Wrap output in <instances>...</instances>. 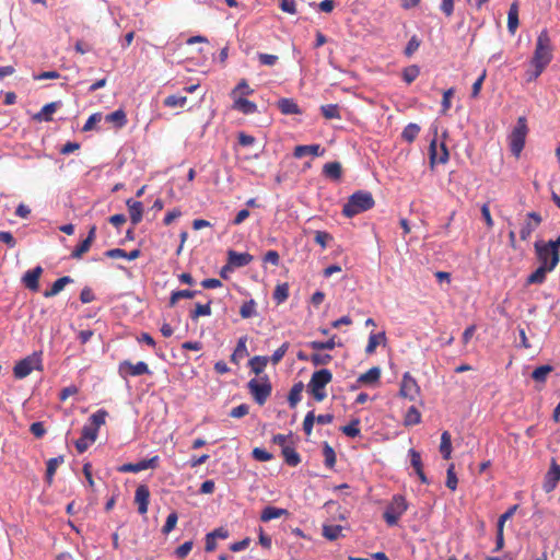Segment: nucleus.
<instances>
[{
    "mask_svg": "<svg viewBox=\"0 0 560 560\" xmlns=\"http://www.w3.org/2000/svg\"><path fill=\"white\" fill-rule=\"evenodd\" d=\"M552 45L547 30H542L536 40L535 50L529 61V69L526 71V81L537 80L553 58Z\"/></svg>",
    "mask_w": 560,
    "mask_h": 560,
    "instance_id": "f257e3e1",
    "label": "nucleus"
},
{
    "mask_svg": "<svg viewBox=\"0 0 560 560\" xmlns=\"http://www.w3.org/2000/svg\"><path fill=\"white\" fill-rule=\"evenodd\" d=\"M375 205L374 198L370 191L358 190L353 192L342 207V214L346 218L354 215L372 209Z\"/></svg>",
    "mask_w": 560,
    "mask_h": 560,
    "instance_id": "f03ea898",
    "label": "nucleus"
},
{
    "mask_svg": "<svg viewBox=\"0 0 560 560\" xmlns=\"http://www.w3.org/2000/svg\"><path fill=\"white\" fill-rule=\"evenodd\" d=\"M331 380L332 374L327 369H322L312 374L307 384V390L316 401H323L326 398L327 394L325 387L331 382Z\"/></svg>",
    "mask_w": 560,
    "mask_h": 560,
    "instance_id": "7ed1b4c3",
    "label": "nucleus"
},
{
    "mask_svg": "<svg viewBox=\"0 0 560 560\" xmlns=\"http://www.w3.org/2000/svg\"><path fill=\"white\" fill-rule=\"evenodd\" d=\"M528 132L527 121L525 117H518L515 127L509 136L510 148L513 155L520 156L525 145V139Z\"/></svg>",
    "mask_w": 560,
    "mask_h": 560,
    "instance_id": "20e7f679",
    "label": "nucleus"
},
{
    "mask_svg": "<svg viewBox=\"0 0 560 560\" xmlns=\"http://www.w3.org/2000/svg\"><path fill=\"white\" fill-rule=\"evenodd\" d=\"M247 388L254 400L262 406L271 395L272 386L267 375L253 378L247 383Z\"/></svg>",
    "mask_w": 560,
    "mask_h": 560,
    "instance_id": "39448f33",
    "label": "nucleus"
},
{
    "mask_svg": "<svg viewBox=\"0 0 560 560\" xmlns=\"http://www.w3.org/2000/svg\"><path fill=\"white\" fill-rule=\"evenodd\" d=\"M408 504L405 497L400 494H396L393 497L389 504L386 506V510L383 514V517L387 525L395 526L398 524L401 515L407 511Z\"/></svg>",
    "mask_w": 560,
    "mask_h": 560,
    "instance_id": "423d86ee",
    "label": "nucleus"
},
{
    "mask_svg": "<svg viewBox=\"0 0 560 560\" xmlns=\"http://www.w3.org/2000/svg\"><path fill=\"white\" fill-rule=\"evenodd\" d=\"M536 255L540 266H548L550 268H556L559 264L560 256L559 250L553 248V243H544L538 241L535 243Z\"/></svg>",
    "mask_w": 560,
    "mask_h": 560,
    "instance_id": "0eeeda50",
    "label": "nucleus"
},
{
    "mask_svg": "<svg viewBox=\"0 0 560 560\" xmlns=\"http://www.w3.org/2000/svg\"><path fill=\"white\" fill-rule=\"evenodd\" d=\"M34 370H42V358L36 352L16 362L13 368V375L15 378L22 380Z\"/></svg>",
    "mask_w": 560,
    "mask_h": 560,
    "instance_id": "6e6552de",
    "label": "nucleus"
},
{
    "mask_svg": "<svg viewBox=\"0 0 560 560\" xmlns=\"http://www.w3.org/2000/svg\"><path fill=\"white\" fill-rule=\"evenodd\" d=\"M420 395V386L409 372L402 375L399 388V396L409 400H416Z\"/></svg>",
    "mask_w": 560,
    "mask_h": 560,
    "instance_id": "1a4fd4ad",
    "label": "nucleus"
},
{
    "mask_svg": "<svg viewBox=\"0 0 560 560\" xmlns=\"http://www.w3.org/2000/svg\"><path fill=\"white\" fill-rule=\"evenodd\" d=\"M118 373L121 377L127 378L128 376H140L150 374L151 372L148 364L143 361H139L133 364L132 362L125 360L119 363Z\"/></svg>",
    "mask_w": 560,
    "mask_h": 560,
    "instance_id": "9d476101",
    "label": "nucleus"
},
{
    "mask_svg": "<svg viewBox=\"0 0 560 560\" xmlns=\"http://www.w3.org/2000/svg\"><path fill=\"white\" fill-rule=\"evenodd\" d=\"M429 155H430V165L433 167L435 164H444L448 161V150L446 148V144L444 142H441L438 144L436 139L434 138L430 142L429 148Z\"/></svg>",
    "mask_w": 560,
    "mask_h": 560,
    "instance_id": "9b49d317",
    "label": "nucleus"
},
{
    "mask_svg": "<svg viewBox=\"0 0 560 560\" xmlns=\"http://www.w3.org/2000/svg\"><path fill=\"white\" fill-rule=\"evenodd\" d=\"M160 457L158 455L148 458L142 459L138 463H128L124 464L118 468L120 472H139L145 469H155L159 466Z\"/></svg>",
    "mask_w": 560,
    "mask_h": 560,
    "instance_id": "f8f14e48",
    "label": "nucleus"
},
{
    "mask_svg": "<svg viewBox=\"0 0 560 560\" xmlns=\"http://www.w3.org/2000/svg\"><path fill=\"white\" fill-rule=\"evenodd\" d=\"M542 218L538 212H528L526 214L525 222L520 231V237L522 241H527L532 233L540 225Z\"/></svg>",
    "mask_w": 560,
    "mask_h": 560,
    "instance_id": "ddd939ff",
    "label": "nucleus"
},
{
    "mask_svg": "<svg viewBox=\"0 0 560 560\" xmlns=\"http://www.w3.org/2000/svg\"><path fill=\"white\" fill-rule=\"evenodd\" d=\"M560 481V466L552 459L548 471L545 475L542 489L546 493L553 491Z\"/></svg>",
    "mask_w": 560,
    "mask_h": 560,
    "instance_id": "4468645a",
    "label": "nucleus"
},
{
    "mask_svg": "<svg viewBox=\"0 0 560 560\" xmlns=\"http://www.w3.org/2000/svg\"><path fill=\"white\" fill-rule=\"evenodd\" d=\"M42 273L43 268L40 266H37L31 270H27L24 273L22 282L28 290L36 292L39 289V278Z\"/></svg>",
    "mask_w": 560,
    "mask_h": 560,
    "instance_id": "2eb2a0df",
    "label": "nucleus"
},
{
    "mask_svg": "<svg viewBox=\"0 0 560 560\" xmlns=\"http://www.w3.org/2000/svg\"><path fill=\"white\" fill-rule=\"evenodd\" d=\"M150 490L147 485H140L136 489L135 502L138 504V512L145 514L148 512Z\"/></svg>",
    "mask_w": 560,
    "mask_h": 560,
    "instance_id": "dca6fc26",
    "label": "nucleus"
},
{
    "mask_svg": "<svg viewBox=\"0 0 560 560\" xmlns=\"http://www.w3.org/2000/svg\"><path fill=\"white\" fill-rule=\"evenodd\" d=\"M325 153V149L320 147V144H301L296 145L293 151V156L295 159H301L306 154H311L313 156H323Z\"/></svg>",
    "mask_w": 560,
    "mask_h": 560,
    "instance_id": "f3484780",
    "label": "nucleus"
},
{
    "mask_svg": "<svg viewBox=\"0 0 560 560\" xmlns=\"http://www.w3.org/2000/svg\"><path fill=\"white\" fill-rule=\"evenodd\" d=\"M253 260V256L248 253H237L235 250H229L228 261L234 268H241L247 266Z\"/></svg>",
    "mask_w": 560,
    "mask_h": 560,
    "instance_id": "a211bd4d",
    "label": "nucleus"
},
{
    "mask_svg": "<svg viewBox=\"0 0 560 560\" xmlns=\"http://www.w3.org/2000/svg\"><path fill=\"white\" fill-rule=\"evenodd\" d=\"M61 106L60 102H51L43 106V108L33 116L36 121H51L52 114Z\"/></svg>",
    "mask_w": 560,
    "mask_h": 560,
    "instance_id": "6ab92c4d",
    "label": "nucleus"
},
{
    "mask_svg": "<svg viewBox=\"0 0 560 560\" xmlns=\"http://www.w3.org/2000/svg\"><path fill=\"white\" fill-rule=\"evenodd\" d=\"M279 110L283 115H300L302 110L298 103L293 98L283 97L277 103Z\"/></svg>",
    "mask_w": 560,
    "mask_h": 560,
    "instance_id": "aec40b11",
    "label": "nucleus"
},
{
    "mask_svg": "<svg viewBox=\"0 0 560 560\" xmlns=\"http://www.w3.org/2000/svg\"><path fill=\"white\" fill-rule=\"evenodd\" d=\"M323 174L334 182H339L342 177V166L339 162L326 163L323 167Z\"/></svg>",
    "mask_w": 560,
    "mask_h": 560,
    "instance_id": "412c9836",
    "label": "nucleus"
},
{
    "mask_svg": "<svg viewBox=\"0 0 560 560\" xmlns=\"http://www.w3.org/2000/svg\"><path fill=\"white\" fill-rule=\"evenodd\" d=\"M234 100L233 108L240 110L243 114H254L257 112V105L242 96L232 97Z\"/></svg>",
    "mask_w": 560,
    "mask_h": 560,
    "instance_id": "4be33fe9",
    "label": "nucleus"
},
{
    "mask_svg": "<svg viewBox=\"0 0 560 560\" xmlns=\"http://www.w3.org/2000/svg\"><path fill=\"white\" fill-rule=\"evenodd\" d=\"M127 206L130 214V221L133 225H137L142 220L143 206L140 201L132 199L127 200Z\"/></svg>",
    "mask_w": 560,
    "mask_h": 560,
    "instance_id": "5701e85b",
    "label": "nucleus"
},
{
    "mask_svg": "<svg viewBox=\"0 0 560 560\" xmlns=\"http://www.w3.org/2000/svg\"><path fill=\"white\" fill-rule=\"evenodd\" d=\"M72 282H73V279H72V278H70L69 276H63V277H61V278L57 279V280L52 283V285L50 287V289H49V290H46V291L43 293V295H44L45 298H52V296H55V295L59 294V293L63 290V288H65L67 284L72 283Z\"/></svg>",
    "mask_w": 560,
    "mask_h": 560,
    "instance_id": "b1692460",
    "label": "nucleus"
},
{
    "mask_svg": "<svg viewBox=\"0 0 560 560\" xmlns=\"http://www.w3.org/2000/svg\"><path fill=\"white\" fill-rule=\"evenodd\" d=\"M288 514H289V512L285 509L268 505L262 510V512L260 514V520L262 522H269L271 520L279 518V517L288 515Z\"/></svg>",
    "mask_w": 560,
    "mask_h": 560,
    "instance_id": "393cba45",
    "label": "nucleus"
},
{
    "mask_svg": "<svg viewBox=\"0 0 560 560\" xmlns=\"http://www.w3.org/2000/svg\"><path fill=\"white\" fill-rule=\"evenodd\" d=\"M553 268L546 266H540L528 276L527 284H541L546 280V276L548 272L552 271Z\"/></svg>",
    "mask_w": 560,
    "mask_h": 560,
    "instance_id": "a878e982",
    "label": "nucleus"
},
{
    "mask_svg": "<svg viewBox=\"0 0 560 560\" xmlns=\"http://www.w3.org/2000/svg\"><path fill=\"white\" fill-rule=\"evenodd\" d=\"M246 337H241L237 341V345L234 349V352L231 355V361L235 364L240 363V360L248 355L247 347H246Z\"/></svg>",
    "mask_w": 560,
    "mask_h": 560,
    "instance_id": "bb28decb",
    "label": "nucleus"
},
{
    "mask_svg": "<svg viewBox=\"0 0 560 560\" xmlns=\"http://www.w3.org/2000/svg\"><path fill=\"white\" fill-rule=\"evenodd\" d=\"M518 7L516 3H512L508 13V30L514 35L518 27Z\"/></svg>",
    "mask_w": 560,
    "mask_h": 560,
    "instance_id": "cd10ccee",
    "label": "nucleus"
},
{
    "mask_svg": "<svg viewBox=\"0 0 560 560\" xmlns=\"http://www.w3.org/2000/svg\"><path fill=\"white\" fill-rule=\"evenodd\" d=\"M303 389L304 384L302 382H298L291 387L288 401L292 409L295 408L296 405L301 401Z\"/></svg>",
    "mask_w": 560,
    "mask_h": 560,
    "instance_id": "c85d7f7f",
    "label": "nucleus"
},
{
    "mask_svg": "<svg viewBox=\"0 0 560 560\" xmlns=\"http://www.w3.org/2000/svg\"><path fill=\"white\" fill-rule=\"evenodd\" d=\"M440 453L444 459H450L452 455V436L448 431L441 434Z\"/></svg>",
    "mask_w": 560,
    "mask_h": 560,
    "instance_id": "c756f323",
    "label": "nucleus"
},
{
    "mask_svg": "<svg viewBox=\"0 0 560 560\" xmlns=\"http://www.w3.org/2000/svg\"><path fill=\"white\" fill-rule=\"evenodd\" d=\"M281 453H282V456H283L287 465H289L291 467H296L301 463V456L295 451L294 447H292V446L284 447L281 451Z\"/></svg>",
    "mask_w": 560,
    "mask_h": 560,
    "instance_id": "7c9ffc66",
    "label": "nucleus"
},
{
    "mask_svg": "<svg viewBox=\"0 0 560 560\" xmlns=\"http://www.w3.org/2000/svg\"><path fill=\"white\" fill-rule=\"evenodd\" d=\"M381 377V370L377 366H373L368 370L365 373L361 374L358 378L359 383L362 384H374L378 382Z\"/></svg>",
    "mask_w": 560,
    "mask_h": 560,
    "instance_id": "2f4dec72",
    "label": "nucleus"
},
{
    "mask_svg": "<svg viewBox=\"0 0 560 560\" xmlns=\"http://www.w3.org/2000/svg\"><path fill=\"white\" fill-rule=\"evenodd\" d=\"M268 361V357L255 355L249 360L248 365L255 374L259 375L267 366Z\"/></svg>",
    "mask_w": 560,
    "mask_h": 560,
    "instance_id": "473e14b6",
    "label": "nucleus"
},
{
    "mask_svg": "<svg viewBox=\"0 0 560 560\" xmlns=\"http://www.w3.org/2000/svg\"><path fill=\"white\" fill-rule=\"evenodd\" d=\"M307 346L313 350L319 351V350H332L337 346H340V343H337L336 336H332L327 341L314 340V341L308 342Z\"/></svg>",
    "mask_w": 560,
    "mask_h": 560,
    "instance_id": "72a5a7b5",
    "label": "nucleus"
},
{
    "mask_svg": "<svg viewBox=\"0 0 560 560\" xmlns=\"http://www.w3.org/2000/svg\"><path fill=\"white\" fill-rule=\"evenodd\" d=\"M105 119L108 122H113L118 128H121L127 124L126 113L122 109H117L106 115Z\"/></svg>",
    "mask_w": 560,
    "mask_h": 560,
    "instance_id": "f704fd0d",
    "label": "nucleus"
},
{
    "mask_svg": "<svg viewBox=\"0 0 560 560\" xmlns=\"http://www.w3.org/2000/svg\"><path fill=\"white\" fill-rule=\"evenodd\" d=\"M420 422H421L420 411L415 406H411L405 415L404 424L406 427H411V425L419 424Z\"/></svg>",
    "mask_w": 560,
    "mask_h": 560,
    "instance_id": "c9c22d12",
    "label": "nucleus"
},
{
    "mask_svg": "<svg viewBox=\"0 0 560 560\" xmlns=\"http://www.w3.org/2000/svg\"><path fill=\"white\" fill-rule=\"evenodd\" d=\"M420 127L417 124L410 122L404 128L401 132V138L408 143H411L418 137Z\"/></svg>",
    "mask_w": 560,
    "mask_h": 560,
    "instance_id": "e433bc0d",
    "label": "nucleus"
},
{
    "mask_svg": "<svg viewBox=\"0 0 560 560\" xmlns=\"http://www.w3.org/2000/svg\"><path fill=\"white\" fill-rule=\"evenodd\" d=\"M199 291H190V290H178L174 291L170 298V307H174L179 299H192L195 298Z\"/></svg>",
    "mask_w": 560,
    "mask_h": 560,
    "instance_id": "4c0bfd02",
    "label": "nucleus"
},
{
    "mask_svg": "<svg viewBox=\"0 0 560 560\" xmlns=\"http://www.w3.org/2000/svg\"><path fill=\"white\" fill-rule=\"evenodd\" d=\"M553 368L549 364L540 365L536 368L532 373V378L538 383H545L547 376L552 372Z\"/></svg>",
    "mask_w": 560,
    "mask_h": 560,
    "instance_id": "58836bf2",
    "label": "nucleus"
},
{
    "mask_svg": "<svg viewBox=\"0 0 560 560\" xmlns=\"http://www.w3.org/2000/svg\"><path fill=\"white\" fill-rule=\"evenodd\" d=\"M62 463H63V456L54 457L47 462L46 479H47L48 483H51L52 477H54L58 466Z\"/></svg>",
    "mask_w": 560,
    "mask_h": 560,
    "instance_id": "ea45409f",
    "label": "nucleus"
},
{
    "mask_svg": "<svg viewBox=\"0 0 560 560\" xmlns=\"http://www.w3.org/2000/svg\"><path fill=\"white\" fill-rule=\"evenodd\" d=\"M342 532V526L340 525H324L323 526V536L332 541L340 537Z\"/></svg>",
    "mask_w": 560,
    "mask_h": 560,
    "instance_id": "a19ab883",
    "label": "nucleus"
},
{
    "mask_svg": "<svg viewBox=\"0 0 560 560\" xmlns=\"http://www.w3.org/2000/svg\"><path fill=\"white\" fill-rule=\"evenodd\" d=\"M458 478L455 472V465L452 463L448 465L446 470V487L451 491H455L457 489Z\"/></svg>",
    "mask_w": 560,
    "mask_h": 560,
    "instance_id": "79ce46f5",
    "label": "nucleus"
},
{
    "mask_svg": "<svg viewBox=\"0 0 560 560\" xmlns=\"http://www.w3.org/2000/svg\"><path fill=\"white\" fill-rule=\"evenodd\" d=\"M211 302L209 301L206 304L197 303L194 311L190 312V318L196 320L200 316H210L211 315Z\"/></svg>",
    "mask_w": 560,
    "mask_h": 560,
    "instance_id": "37998d69",
    "label": "nucleus"
},
{
    "mask_svg": "<svg viewBox=\"0 0 560 560\" xmlns=\"http://www.w3.org/2000/svg\"><path fill=\"white\" fill-rule=\"evenodd\" d=\"M289 296V285L288 283L278 284L273 291V300L277 304L283 303Z\"/></svg>",
    "mask_w": 560,
    "mask_h": 560,
    "instance_id": "c03bdc74",
    "label": "nucleus"
},
{
    "mask_svg": "<svg viewBox=\"0 0 560 560\" xmlns=\"http://www.w3.org/2000/svg\"><path fill=\"white\" fill-rule=\"evenodd\" d=\"M320 112L326 119H339L340 112L337 104H327L320 107Z\"/></svg>",
    "mask_w": 560,
    "mask_h": 560,
    "instance_id": "a18cd8bd",
    "label": "nucleus"
},
{
    "mask_svg": "<svg viewBox=\"0 0 560 560\" xmlns=\"http://www.w3.org/2000/svg\"><path fill=\"white\" fill-rule=\"evenodd\" d=\"M381 339L385 340V332L370 335L368 346L365 348L366 354H372L375 352Z\"/></svg>",
    "mask_w": 560,
    "mask_h": 560,
    "instance_id": "49530a36",
    "label": "nucleus"
},
{
    "mask_svg": "<svg viewBox=\"0 0 560 560\" xmlns=\"http://www.w3.org/2000/svg\"><path fill=\"white\" fill-rule=\"evenodd\" d=\"M187 103V97L186 96H182V95H168L167 97H165L163 104L166 106V107H172V108H175V107H184Z\"/></svg>",
    "mask_w": 560,
    "mask_h": 560,
    "instance_id": "de8ad7c7",
    "label": "nucleus"
},
{
    "mask_svg": "<svg viewBox=\"0 0 560 560\" xmlns=\"http://www.w3.org/2000/svg\"><path fill=\"white\" fill-rule=\"evenodd\" d=\"M420 74V68L416 65L409 66L402 70V79L407 84L412 83Z\"/></svg>",
    "mask_w": 560,
    "mask_h": 560,
    "instance_id": "09e8293b",
    "label": "nucleus"
},
{
    "mask_svg": "<svg viewBox=\"0 0 560 560\" xmlns=\"http://www.w3.org/2000/svg\"><path fill=\"white\" fill-rule=\"evenodd\" d=\"M256 314V302L249 300L243 303L240 308V315L242 318H250Z\"/></svg>",
    "mask_w": 560,
    "mask_h": 560,
    "instance_id": "8fccbe9b",
    "label": "nucleus"
},
{
    "mask_svg": "<svg viewBox=\"0 0 560 560\" xmlns=\"http://www.w3.org/2000/svg\"><path fill=\"white\" fill-rule=\"evenodd\" d=\"M254 90L248 85V83L246 82V80H242L236 86L235 89L232 91V97H238V96H244V95H250L253 94Z\"/></svg>",
    "mask_w": 560,
    "mask_h": 560,
    "instance_id": "3c124183",
    "label": "nucleus"
},
{
    "mask_svg": "<svg viewBox=\"0 0 560 560\" xmlns=\"http://www.w3.org/2000/svg\"><path fill=\"white\" fill-rule=\"evenodd\" d=\"M92 243L90 240H83L71 253V258L81 259L82 256L90 250Z\"/></svg>",
    "mask_w": 560,
    "mask_h": 560,
    "instance_id": "603ef678",
    "label": "nucleus"
},
{
    "mask_svg": "<svg viewBox=\"0 0 560 560\" xmlns=\"http://www.w3.org/2000/svg\"><path fill=\"white\" fill-rule=\"evenodd\" d=\"M289 342H283L277 350H275L272 355L269 358L273 365L278 364L283 359L287 351L289 350Z\"/></svg>",
    "mask_w": 560,
    "mask_h": 560,
    "instance_id": "864d4df0",
    "label": "nucleus"
},
{
    "mask_svg": "<svg viewBox=\"0 0 560 560\" xmlns=\"http://www.w3.org/2000/svg\"><path fill=\"white\" fill-rule=\"evenodd\" d=\"M310 359L314 366H319L329 364L332 357L328 353H313Z\"/></svg>",
    "mask_w": 560,
    "mask_h": 560,
    "instance_id": "5fc2aeb1",
    "label": "nucleus"
},
{
    "mask_svg": "<svg viewBox=\"0 0 560 560\" xmlns=\"http://www.w3.org/2000/svg\"><path fill=\"white\" fill-rule=\"evenodd\" d=\"M106 417H107V411L97 410L90 417V421H91L90 425L96 427V429L98 430L100 427L105 423Z\"/></svg>",
    "mask_w": 560,
    "mask_h": 560,
    "instance_id": "6e6d98bb",
    "label": "nucleus"
},
{
    "mask_svg": "<svg viewBox=\"0 0 560 560\" xmlns=\"http://www.w3.org/2000/svg\"><path fill=\"white\" fill-rule=\"evenodd\" d=\"M360 421L359 420H352L349 424L341 428V431L350 438H355L360 434V428H359Z\"/></svg>",
    "mask_w": 560,
    "mask_h": 560,
    "instance_id": "4d7b16f0",
    "label": "nucleus"
},
{
    "mask_svg": "<svg viewBox=\"0 0 560 560\" xmlns=\"http://www.w3.org/2000/svg\"><path fill=\"white\" fill-rule=\"evenodd\" d=\"M409 456L411 466L413 467L415 471L421 472V469H423V465L420 453L411 448L409 450Z\"/></svg>",
    "mask_w": 560,
    "mask_h": 560,
    "instance_id": "13d9d810",
    "label": "nucleus"
},
{
    "mask_svg": "<svg viewBox=\"0 0 560 560\" xmlns=\"http://www.w3.org/2000/svg\"><path fill=\"white\" fill-rule=\"evenodd\" d=\"M257 57H258L259 63L261 66H268V67L275 66L279 60V57L277 55H272V54L259 52Z\"/></svg>",
    "mask_w": 560,
    "mask_h": 560,
    "instance_id": "bf43d9fd",
    "label": "nucleus"
},
{
    "mask_svg": "<svg viewBox=\"0 0 560 560\" xmlns=\"http://www.w3.org/2000/svg\"><path fill=\"white\" fill-rule=\"evenodd\" d=\"M178 516L175 512L170 513L166 517L164 526L162 527V533L165 535L170 534L175 528Z\"/></svg>",
    "mask_w": 560,
    "mask_h": 560,
    "instance_id": "052dcab7",
    "label": "nucleus"
},
{
    "mask_svg": "<svg viewBox=\"0 0 560 560\" xmlns=\"http://www.w3.org/2000/svg\"><path fill=\"white\" fill-rule=\"evenodd\" d=\"M323 453H324L326 466L329 468L334 467V465L336 463V454H335V451L332 450V447L329 446L328 444H325Z\"/></svg>",
    "mask_w": 560,
    "mask_h": 560,
    "instance_id": "680f3d73",
    "label": "nucleus"
},
{
    "mask_svg": "<svg viewBox=\"0 0 560 560\" xmlns=\"http://www.w3.org/2000/svg\"><path fill=\"white\" fill-rule=\"evenodd\" d=\"M486 77H487V71L483 70L481 72V74L479 75V78L474 82V84L471 86V95H470L472 98H477L479 96V93L481 91V88H482Z\"/></svg>",
    "mask_w": 560,
    "mask_h": 560,
    "instance_id": "e2e57ef3",
    "label": "nucleus"
},
{
    "mask_svg": "<svg viewBox=\"0 0 560 560\" xmlns=\"http://www.w3.org/2000/svg\"><path fill=\"white\" fill-rule=\"evenodd\" d=\"M454 93H455L454 88H450L446 91H444L443 98H442V113L443 114H445L451 108V106H452L451 100H452Z\"/></svg>",
    "mask_w": 560,
    "mask_h": 560,
    "instance_id": "0e129e2a",
    "label": "nucleus"
},
{
    "mask_svg": "<svg viewBox=\"0 0 560 560\" xmlns=\"http://www.w3.org/2000/svg\"><path fill=\"white\" fill-rule=\"evenodd\" d=\"M253 458L258 462H268L272 458V454L264 448L255 447L252 452Z\"/></svg>",
    "mask_w": 560,
    "mask_h": 560,
    "instance_id": "69168bd1",
    "label": "nucleus"
},
{
    "mask_svg": "<svg viewBox=\"0 0 560 560\" xmlns=\"http://www.w3.org/2000/svg\"><path fill=\"white\" fill-rule=\"evenodd\" d=\"M314 240L322 248H326L328 242L332 240V236L327 232L316 231Z\"/></svg>",
    "mask_w": 560,
    "mask_h": 560,
    "instance_id": "338daca9",
    "label": "nucleus"
},
{
    "mask_svg": "<svg viewBox=\"0 0 560 560\" xmlns=\"http://www.w3.org/2000/svg\"><path fill=\"white\" fill-rule=\"evenodd\" d=\"M97 432L98 430L96 429V427L86 424L82 428L81 435L93 443L97 438Z\"/></svg>",
    "mask_w": 560,
    "mask_h": 560,
    "instance_id": "774afa93",
    "label": "nucleus"
}]
</instances>
